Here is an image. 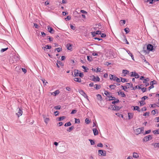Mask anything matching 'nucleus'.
<instances>
[{
    "mask_svg": "<svg viewBox=\"0 0 159 159\" xmlns=\"http://www.w3.org/2000/svg\"><path fill=\"white\" fill-rule=\"evenodd\" d=\"M85 121L87 124H89L90 122L89 120L87 118L86 119Z\"/></svg>",
    "mask_w": 159,
    "mask_h": 159,
    "instance_id": "338daca9",
    "label": "nucleus"
},
{
    "mask_svg": "<svg viewBox=\"0 0 159 159\" xmlns=\"http://www.w3.org/2000/svg\"><path fill=\"white\" fill-rule=\"evenodd\" d=\"M134 110H137L139 112L140 111V110H139V108L138 106H134Z\"/></svg>",
    "mask_w": 159,
    "mask_h": 159,
    "instance_id": "b1692460",
    "label": "nucleus"
},
{
    "mask_svg": "<svg viewBox=\"0 0 159 159\" xmlns=\"http://www.w3.org/2000/svg\"><path fill=\"white\" fill-rule=\"evenodd\" d=\"M144 131V128L143 127H141L137 128L135 130V133L138 135L141 133H142L143 131Z\"/></svg>",
    "mask_w": 159,
    "mask_h": 159,
    "instance_id": "f03ea898",
    "label": "nucleus"
},
{
    "mask_svg": "<svg viewBox=\"0 0 159 159\" xmlns=\"http://www.w3.org/2000/svg\"><path fill=\"white\" fill-rule=\"evenodd\" d=\"M47 30L51 34H53L54 33L55 31L52 28L50 27V26H48L47 27Z\"/></svg>",
    "mask_w": 159,
    "mask_h": 159,
    "instance_id": "20e7f679",
    "label": "nucleus"
},
{
    "mask_svg": "<svg viewBox=\"0 0 159 159\" xmlns=\"http://www.w3.org/2000/svg\"><path fill=\"white\" fill-rule=\"evenodd\" d=\"M114 101L112 102V104H115L116 103H118L119 102V100L118 99H116V98L115 100H114Z\"/></svg>",
    "mask_w": 159,
    "mask_h": 159,
    "instance_id": "c85d7f7f",
    "label": "nucleus"
},
{
    "mask_svg": "<svg viewBox=\"0 0 159 159\" xmlns=\"http://www.w3.org/2000/svg\"><path fill=\"white\" fill-rule=\"evenodd\" d=\"M149 81V79L148 78H146L145 79H144L143 82L145 84L146 86H147L149 85V84L148 82Z\"/></svg>",
    "mask_w": 159,
    "mask_h": 159,
    "instance_id": "39448f33",
    "label": "nucleus"
},
{
    "mask_svg": "<svg viewBox=\"0 0 159 159\" xmlns=\"http://www.w3.org/2000/svg\"><path fill=\"white\" fill-rule=\"evenodd\" d=\"M87 59L88 61H90L92 60V57L89 56H87Z\"/></svg>",
    "mask_w": 159,
    "mask_h": 159,
    "instance_id": "58836bf2",
    "label": "nucleus"
},
{
    "mask_svg": "<svg viewBox=\"0 0 159 159\" xmlns=\"http://www.w3.org/2000/svg\"><path fill=\"white\" fill-rule=\"evenodd\" d=\"M126 84V87H127L128 88H131L133 85L131 83H127Z\"/></svg>",
    "mask_w": 159,
    "mask_h": 159,
    "instance_id": "cd10ccee",
    "label": "nucleus"
},
{
    "mask_svg": "<svg viewBox=\"0 0 159 159\" xmlns=\"http://www.w3.org/2000/svg\"><path fill=\"white\" fill-rule=\"evenodd\" d=\"M148 2H149L150 3L152 4L153 3V2H155L156 0H147Z\"/></svg>",
    "mask_w": 159,
    "mask_h": 159,
    "instance_id": "79ce46f5",
    "label": "nucleus"
},
{
    "mask_svg": "<svg viewBox=\"0 0 159 159\" xmlns=\"http://www.w3.org/2000/svg\"><path fill=\"white\" fill-rule=\"evenodd\" d=\"M112 109L114 110H119V107H116L115 106H112Z\"/></svg>",
    "mask_w": 159,
    "mask_h": 159,
    "instance_id": "2f4dec72",
    "label": "nucleus"
},
{
    "mask_svg": "<svg viewBox=\"0 0 159 159\" xmlns=\"http://www.w3.org/2000/svg\"><path fill=\"white\" fill-rule=\"evenodd\" d=\"M116 87V85H111L109 86L110 88L112 89H115Z\"/></svg>",
    "mask_w": 159,
    "mask_h": 159,
    "instance_id": "c9c22d12",
    "label": "nucleus"
},
{
    "mask_svg": "<svg viewBox=\"0 0 159 159\" xmlns=\"http://www.w3.org/2000/svg\"><path fill=\"white\" fill-rule=\"evenodd\" d=\"M57 50L58 52H59L62 50V48H56L55 49V51Z\"/></svg>",
    "mask_w": 159,
    "mask_h": 159,
    "instance_id": "a18cd8bd",
    "label": "nucleus"
},
{
    "mask_svg": "<svg viewBox=\"0 0 159 159\" xmlns=\"http://www.w3.org/2000/svg\"><path fill=\"white\" fill-rule=\"evenodd\" d=\"M126 80L125 79L121 78V81L122 82H125L126 81Z\"/></svg>",
    "mask_w": 159,
    "mask_h": 159,
    "instance_id": "680f3d73",
    "label": "nucleus"
},
{
    "mask_svg": "<svg viewBox=\"0 0 159 159\" xmlns=\"http://www.w3.org/2000/svg\"><path fill=\"white\" fill-rule=\"evenodd\" d=\"M56 37L58 39H62V36L61 35H57L56 36Z\"/></svg>",
    "mask_w": 159,
    "mask_h": 159,
    "instance_id": "de8ad7c7",
    "label": "nucleus"
},
{
    "mask_svg": "<svg viewBox=\"0 0 159 159\" xmlns=\"http://www.w3.org/2000/svg\"><path fill=\"white\" fill-rule=\"evenodd\" d=\"M73 128H74V127L73 126H72L69 128V129L67 130V131L69 132H70L71 130H72L73 129Z\"/></svg>",
    "mask_w": 159,
    "mask_h": 159,
    "instance_id": "3c124183",
    "label": "nucleus"
},
{
    "mask_svg": "<svg viewBox=\"0 0 159 159\" xmlns=\"http://www.w3.org/2000/svg\"><path fill=\"white\" fill-rule=\"evenodd\" d=\"M92 80L94 81H99L100 79L99 78L98 76H93L91 77Z\"/></svg>",
    "mask_w": 159,
    "mask_h": 159,
    "instance_id": "0eeeda50",
    "label": "nucleus"
},
{
    "mask_svg": "<svg viewBox=\"0 0 159 159\" xmlns=\"http://www.w3.org/2000/svg\"><path fill=\"white\" fill-rule=\"evenodd\" d=\"M74 80L76 82H81V79L80 78L75 77L74 78Z\"/></svg>",
    "mask_w": 159,
    "mask_h": 159,
    "instance_id": "5701e85b",
    "label": "nucleus"
},
{
    "mask_svg": "<svg viewBox=\"0 0 159 159\" xmlns=\"http://www.w3.org/2000/svg\"><path fill=\"white\" fill-rule=\"evenodd\" d=\"M100 35H101V37L102 38L105 37L106 36V34H105L102 33L101 32Z\"/></svg>",
    "mask_w": 159,
    "mask_h": 159,
    "instance_id": "09e8293b",
    "label": "nucleus"
},
{
    "mask_svg": "<svg viewBox=\"0 0 159 159\" xmlns=\"http://www.w3.org/2000/svg\"><path fill=\"white\" fill-rule=\"evenodd\" d=\"M67 49L71 51L72 50V44L70 43H68L66 45Z\"/></svg>",
    "mask_w": 159,
    "mask_h": 159,
    "instance_id": "1a4fd4ad",
    "label": "nucleus"
},
{
    "mask_svg": "<svg viewBox=\"0 0 159 159\" xmlns=\"http://www.w3.org/2000/svg\"><path fill=\"white\" fill-rule=\"evenodd\" d=\"M75 123H80V120L79 119H77L76 118H75Z\"/></svg>",
    "mask_w": 159,
    "mask_h": 159,
    "instance_id": "49530a36",
    "label": "nucleus"
},
{
    "mask_svg": "<svg viewBox=\"0 0 159 159\" xmlns=\"http://www.w3.org/2000/svg\"><path fill=\"white\" fill-rule=\"evenodd\" d=\"M79 92L85 98H86L87 97L86 94L84 92V91L83 90H79Z\"/></svg>",
    "mask_w": 159,
    "mask_h": 159,
    "instance_id": "f8f14e48",
    "label": "nucleus"
},
{
    "mask_svg": "<svg viewBox=\"0 0 159 159\" xmlns=\"http://www.w3.org/2000/svg\"><path fill=\"white\" fill-rule=\"evenodd\" d=\"M95 86H96V87H95V88L96 89H98L101 88V86L100 85H98V84H96L95 85Z\"/></svg>",
    "mask_w": 159,
    "mask_h": 159,
    "instance_id": "f704fd0d",
    "label": "nucleus"
},
{
    "mask_svg": "<svg viewBox=\"0 0 159 159\" xmlns=\"http://www.w3.org/2000/svg\"><path fill=\"white\" fill-rule=\"evenodd\" d=\"M149 112H146L144 114H143V116H149Z\"/></svg>",
    "mask_w": 159,
    "mask_h": 159,
    "instance_id": "13d9d810",
    "label": "nucleus"
},
{
    "mask_svg": "<svg viewBox=\"0 0 159 159\" xmlns=\"http://www.w3.org/2000/svg\"><path fill=\"white\" fill-rule=\"evenodd\" d=\"M60 92L59 90H56L54 92H53L52 94V95H54V96H56Z\"/></svg>",
    "mask_w": 159,
    "mask_h": 159,
    "instance_id": "4be33fe9",
    "label": "nucleus"
},
{
    "mask_svg": "<svg viewBox=\"0 0 159 159\" xmlns=\"http://www.w3.org/2000/svg\"><path fill=\"white\" fill-rule=\"evenodd\" d=\"M156 122H159V117H157L155 118Z\"/></svg>",
    "mask_w": 159,
    "mask_h": 159,
    "instance_id": "774afa93",
    "label": "nucleus"
},
{
    "mask_svg": "<svg viewBox=\"0 0 159 159\" xmlns=\"http://www.w3.org/2000/svg\"><path fill=\"white\" fill-rule=\"evenodd\" d=\"M153 132L154 134H159V129H157L156 130H155L153 131Z\"/></svg>",
    "mask_w": 159,
    "mask_h": 159,
    "instance_id": "473e14b6",
    "label": "nucleus"
},
{
    "mask_svg": "<svg viewBox=\"0 0 159 159\" xmlns=\"http://www.w3.org/2000/svg\"><path fill=\"white\" fill-rule=\"evenodd\" d=\"M133 157L134 158H138L139 157V154L136 152H134L133 153Z\"/></svg>",
    "mask_w": 159,
    "mask_h": 159,
    "instance_id": "a211bd4d",
    "label": "nucleus"
},
{
    "mask_svg": "<svg viewBox=\"0 0 159 159\" xmlns=\"http://www.w3.org/2000/svg\"><path fill=\"white\" fill-rule=\"evenodd\" d=\"M98 153L99 156H105L106 155V152L104 151L103 150H99L98 151Z\"/></svg>",
    "mask_w": 159,
    "mask_h": 159,
    "instance_id": "7ed1b4c3",
    "label": "nucleus"
},
{
    "mask_svg": "<svg viewBox=\"0 0 159 159\" xmlns=\"http://www.w3.org/2000/svg\"><path fill=\"white\" fill-rule=\"evenodd\" d=\"M95 34L96 35L97 34H101V31H99V30H97V31H96V32H95Z\"/></svg>",
    "mask_w": 159,
    "mask_h": 159,
    "instance_id": "603ef678",
    "label": "nucleus"
},
{
    "mask_svg": "<svg viewBox=\"0 0 159 159\" xmlns=\"http://www.w3.org/2000/svg\"><path fill=\"white\" fill-rule=\"evenodd\" d=\"M70 27L73 30H75V27L71 24L70 25Z\"/></svg>",
    "mask_w": 159,
    "mask_h": 159,
    "instance_id": "864d4df0",
    "label": "nucleus"
},
{
    "mask_svg": "<svg viewBox=\"0 0 159 159\" xmlns=\"http://www.w3.org/2000/svg\"><path fill=\"white\" fill-rule=\"evenodd\" d=\"M118 95H120L121 97H125L126 96L125 94L123 92L121 91L118 92Z\"/></svg>",
    "mask_w": 159,
    "mask_h": 159,
    "instance_id": "dca6fc26",
    "label": "nucleus"
},
{
    "mask_svg": "<svg viewBox=\"0 0 159 159\" xmlns=\"http://www.w3.org/2000/svg\"><path fill=\"white\" fill-rule=\"evenodd\" d=\"M124 30L126 34L128 33L129 32V29L128 28H126L124 29Z\"/></svg>",
    "mask_w": 159,
    "mask_h": 159,
    "instance_id": "e433bc0d",
    "label": "nucleus"
},
{
    "mask_svg": "<svg viewBox=\"0 0 159 159\" xmlns=\"http://www.w3.org/2000/svg\"><path fill=\"white\" fill-rule=\"evenodd\" d=\"M104 94L107 96V97H108V96H109L110 94V92L106 91H105Z\"/></svg>",
    "mask_w": 159,
    "mask_h": 159,
    "instance_id": "a19ab883",
    "label": "nucleus"
},
{
    "mask_svg": "<svg viewBox=\"0 0 159 159\" xmlns=\"http://www.w3.org/2000/svg\"><path fill=\"white\" fill-rule=\"evenodd\" d=\"M89 140L90 141L91 145H93L95 144V142L93 140L89 139Z\"/></svg>",
    "mask_w": 159,
    "mask_h": 159,
    "instance_id": "c03bdc74",
    "label": "nucleus"
},
{
    "mask_svg": "<svg viewBox=\"0 0 159 159\" xmlns=\"http://www.w3.org/2000/svg\"><path fill=\"white\" fill-rule=\"evenodd\" d=\"M101 69L100 68H99L98 67L97 68V70H96V72H101Z\"/></svg>",
    "mask_w": 159,
    "mask_h": 159,
    "instance_id": "bf43d9fd",
    "label": "nucleus"
},
{
    "mask_svg": "<svg viewBox=\"0 0 159 159\" xmlns=\"http://www.w3.org/2000/svg\"><path fill=\"white\" fill-rule=\"evenodd\" d=\"M57 63L61 66H63V64H62V63L60 61H57Z\"/></svg>",
    "mask_w": 159,
    "mask_h": 159,
    "instance_id": "37998d69",
    "label": "nucleus"
},
{
    "mask_svg": "<svg viewBox=\"0 0 159 159\" xmlns=\"http://www.w3.org/2000/svg\"><path fill=\"white\" fill-rule=\"evenodd\" d=\"M97 98L98 100H102V97L100 94H97Z\"/></svg>",
    "mask_w": 159,
    "mask_h": 159,
    "instance_id": "bb28decb",
    "label": "nucleus"
},
{
    "mask_svg": "<svg viewBox=\"0 0 159 159\" xmlns=\"http://www.w3.org/2000/svg\"><path fill=\"white\" fill-rule=\"evenodd\" d=\"M93 134L95 135H96L98 134V132L97 129L94 128L93 129Z\"/></svg>",
    "mask_w": 159,
    "mask_h": 159,
    "instance_id": "f3484780",
    "label": "nucleus"
},
{
    "mask_svg": "<svg viewBox=\"0 0 159 159\" xmlns=\"http://www.w3.org/2000/svg\"><path fill=\"white\" fill-rule=\"evenodd\" d=\"M45 122L46 124H48V121H49V119L48 118H46L44 119Z\"/></svg>",
    "mask_w": 159,
    "mask_h": 159,
    "instance_id": "c756f323",
    "label": "nucleus"
},
{
    "mask_svg": "<svg viewBox=\"0 0 159 159\" xmlns=\"http://www.w3.org/2000/svg\"><path fill=\"white\" fill-rule=\"evenodd\" d=\"M152 145H153L154 147L155 148H159V143H153Z\"/></svg>",
    "mask_w": 159,
    "mask_h": 159,
    "instance_id": "a878e982",
    "label": "nucleus"
},
{
    "mask_svg": "<svg viewBox=\"0 0 159 159\" xmlns=\"http://www.w3.org/2000/svg\"><path fill=\"white\" fill-rule=\"evenodd\" d=\"M91 34L93 37H95L96 35L95 32H91Z\"/></svg>",
    "mask_w": 159,
    "mask_h": 159,
    "instance_id": "5fc2aeb1",
    "label": "nucleus"
},
{
    "mask_svg": "<svg viewBox=\"0 0 159 159\" xmlns=\"http://www.w3.org/2000/svg\"><path fill=\"white\" fill-rule=\"evenodd\" d=\"M153 46L150 44H148L147 46V48L148 50L152 51L153 49Z\"/></svg>",
    "mask_w": 159,
    "mask_h": 159,
    "instance_id": "ddd939ff",
    "label": "nucleus"
},
{
    "mask_svg": "<svg viewBox=\"0 0 159 159\" xmlns=\"http://www.w3.org/2000/svg\"><path fill=\"white\" fill-rule=\"evenodd\" d=\"M71 125V123L70 122H69L66 123L65 125V126H70Z\"/></svg>",
    "mask_w": 159,
    "mask_h": 159,
    "instance_id": "72a5a7b5",
    "label": "nucleus"
},
{
    "mask_svg": "<svg viewBox=\"0 0 159 159\" xmlns=\"http://www.w3.org/2000/svg\"><path fill=\"white\" fill-rule=\"evenodd\" d=\"M52 47L50 45H46L45 46L42 47V49L44 50H45L46 49H51Z\"/></svg>",
    "mask_w": 159,
    "mask_h": 159,
    "instance_id": "4468645a",
    "label": "nucleus"
},
{
    "mask_svg": "<svg viewBox=\"0 0 159 159\" xmlns=\"http://www.w3.org/2000/svg\"><path fill=\"white\" fill-rule=\"evenodd\" d=\"M129 73V71L126 70H122L123 76H125L127 74Z\"/></svg>",
    "mask_w": 159,
    "mask_h": 159,
    "instance_id": "2eb2a0df",
    "label": "nucleus"
},
{
    "mask_svg": "<svg viewBox=\"0 0 159 159\" xmlns=\"http://www.w3.org/2000/svg\"><path fill=\"white\" fill-rule=\"evenodd\" d=\"M22 111L20 108L19 109V110L18 112L17 113H16V115L18 116V117H19L20 116L22 115Z\"/></svg>",
    "mask_w": 159,
    "mask_h": 159,
    "instance_id": "9d476101",
    "label": "nucleus"
},
{
    "mask_svg": "<svg viewBox=\"0 0 159 159\" xmlns=\"http://www.w3.org/2000/svg\"><path fill=\"white\" fill-rule=\"evenodd\" d=\"M131 76L135 77L136 78H138L139 77V75L136 72H131Z\"/></svg>",
    "mask_w": 159,
    "mask_h": 159,
    "instance_id": "423d86ee",
    "label": "nucleus"
},
{
    "mask_svg": "<svg viewBox=\"0 0 159 159\" xmlns=\"http://www.w3.org/2000/svg\"><path fill=\"white\" fill-rule=\"evenodd\" d=\"M125 22L126 21L125 20H121L120 21V23L121 25H124L125 23Z\"/></svg>",
    "mask_w": 159,
    "mask_h": 159,
    "instance_id": "393cba45",
    "label": "nucleus"
},
{
    "mask_svg": "<svg viewBox=\"0 0 159 159\" xmlns=\"http://www.w3.org/2000/svg\"><path fill=\"white\" fill-rule=\"evenodd\" d=\"M74 74L73 76H80V77H82L84 76V74L82 73H80V71L77 70H75L74 71Z\"/></svg>",
    "mask_w": 159,
    "mask_h": 159,
    "instance_id": "f257e3e1",
    "label": "nucleus"
},
{
    "mask_svg": "<svg viewBox=\"0 0 159 159\" xmlns=\"http://www.w3.org/2000/svg\"><path fill=\"white\" fill-rule=\"evenodd\" d=\"M41 36L43 37H44L46 36V34L43 32H41Z\"/></svg>",
    "mask_w": 159,
    "mask_h": 159,
    "instance_id": "4d7b16f0",
    "label": "nucleus"
},
{
    "mask_svg": "<svg viewBox=\"0 0 159 159\" xmlns=\"http://www.w3.org/2000/svg\"><path fill=\"white\" fill-rule=\"evenodd\" d=\"M128 53L129 54V55L131 57V58L133 60H134V57L133 56V54L132 53L130 52L129 51H127Z\"/></svg>",
    "mask_w": 159,
    "mask_h": 159,
    "instance_id": "7c9ffc66",
    "label": "nucleus"
},
{
    "mask_svg": "<svg viewBox=\"0 0 159 159\" xmlns=\"http://www.w3.org/2000/svg\"><path fill=\"white\" fill-rule=\"evenodd\" d=\"M128 115L129 119L130 120L133 118L134 114L131 113H128Z\"/></svg>",
    "mask_w": 159,
    "mask_h": 159,
    "instance_id": "6ab92c4d",
    "label": "nucleus"
},
{
    "mask_svg": "<svg viewBox=\"0 0 159 159\" xmlns=\"http://www.w3.org/2000/svg\"><path fill=\"white\" fill-rule=\"evenodd\" d=\"M8 48H2L1 50V52H3L4 51H6L7 49H8Z\"/></svg>",
    "mask_w": 159,
    "mask_h": 159,
    "instance_id": "8fccbe9b",
    "label": "nucleus"
},
{
    "mask_svg": "<svg viewBox=\"0 0 159 159\" xmlns=\"http://www.w3.org/2000/svg\"><path fill=\"white\" fill-rule=\"evenodd\" d=\"M97 146L99 147H102L103 145L101 143H99L97 144Z\"/></svg>",
    "mask_w": 159,
    "mask_h": 159,
    "instance_id": "6e6d98bb",
    "label": "nucleus"
},
{
    "mask_svg": "<svg viewBox=\"0 0 159 159\" xmlns=\"http://www.w3.org/2000/svg\"><path fill=\"white\" fill-rule=\"evenodd\" d=\"M107 98H108L109 100H114L116 99V98L115 97H112L110 95L108 96Z\"/></svg>",
    "mask_w": 159,
    "mask_h": 159,
    "instance_id": "aec40b11",
    "label": "nucleus"
},
{
    "mask_svg": "<svg viewBox=\"0 0 159 159\" xmlns=\"http://www.w3.org/2000/svg\"><path fill=\"white\" fill-rule=\"evenodd\" d=\"M121 87L125 91H126V89H127V87L126 86H121Z\"/></svg>",
    "mask_w": 159,
    "mask_h": 159,
    "instance_id": "e2e57ef3",
    "label": "nucleus"
},
{
    "mask_svg": "<svg viewBox=\"0 0 159 159\" xmlns=\"http://www.w3.org/2000/svg\"><path fill=\"white\" fill-rule=\"evenodd\" d=\"M116 77L114 75H111L110 76V79L111 80H115Z\"/></svg>",
    "mask_w": 159,
    "mask_h": 159,
    "instance_id": "412c9836",
    "label": "nucleus"
},
{
    "mask_svg": "<svg viewBox=\"0 0 159 159\" xmlns=\"http://www.w3.org/2000/svg\"><path fill=\"white\" fill-rule=\"evenodd\" d=\"M65 118V116H62L59 118L58 120L61 121L64 120Z\"/></svg>",
    "mask_w": 159,
    "mask_h": 159,
    "instance_id": "4c0bfd02",
    "label": "nucleus"
},
{
    "mask_svg": "<svg viewBox=\"0 0 159 159\" xmlns=\"http://www.w3.org/2000/svg\"><path fill=\"white\" fill-rule=\"evenodd\" d=\"M77 112V111L76 110H73L71 113V114H75Z\"/></svg>",
    "mask_w": 159,
    "mask_h": 159,
    "instance_id": "052dcab7",
    "label": "nucleus"
},
{
    "mask_svg": "<svg viewBox=\"0 0 159 159\" xmlns=\"http://www.w3.org/2000/svg\"><path fill=\"white\" fill-rule=\"evenodd\" d=\"M152 139V137L151 135H149L146 136L144 138V140L147 141Z\"/></svg>",
    "mask_w": 159,
    "mask_h": 159,
    "instance_id": "9b49d317",
    "label": "nucleus"
},
{
    "mask_svg": "<svg viewBox=\"0 0 159 159\" xmlns=\"http://www.w3.org/2000/svg\"><path fill=\"white\" fill-rule=\"evenodd\" d=\"M156 84V81L154 80L153 81H152L150 83L151 86L148 87V89L150 90V89L153 88L154 86H153V84Z\"/></svg>",
    "mask_w": 159,
    "mask_h": 159,
    "instance_id": "6e6552de",
    "label": "nucleus"
},
{
    "mask_svg": "<svg viewBox=\"0 0 159 159\" xmlns=\"http://www.w3.org/2000/svg\"><path fill=\"white\" fill-rule=\"evenodd\" d=\"M61 107L59 106H56L54 107V108L56 109H60Z\"/></svg>",
    "mask_w": 159,
    "mask_h": 159,
    "instance_id": "69168bd1",
    "label": "nucleus"
},
{
    "mask_svg": "<svg viewBox=\"0 0 159 159\" xmlns=\"http://www.w3.org/2000/svg\"><path fill=\"white\" fill-rule=\"evenodd\" d=\"M140 102V105L141 106L143 105H144L145 104V103L144 102V101L143 100H141Z\"/></svg>",
    "mask_w": 159,
    "mask_h": 159,
    "instance_id": "ea45409f",
    "label": "nucleus"
},
{
    "mask_svg": "<svg viewBox=\"0 0 159 159\" xmlns=\"http://www.w3.org/2000/svg\"><path fill=\"white\" fill-rule=\"evenodd\" d=\"M66 90H67L69 91H70L71 90V88L69 87H66Z\"/></svg>",
    "mask_w": 159,
    "mask_h": 159,
    "instance_id": "0e129e2a",
    "label": "nucleus"
}]
</instances>
